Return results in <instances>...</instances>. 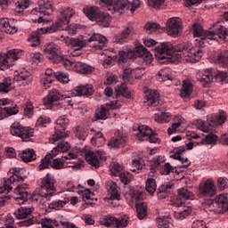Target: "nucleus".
Returning <instances> with one entry per match:
<instances>
[{
    "mask_svg": "<svg viewBox=\"0 0 228 228\" xmlns=\"http://www.w3.org/2000/svg\"><path fill=\"white\" fill-rule=\"evenodd\" d=\"M192 35L195 39V45L191 43H183L172 45L169 42L161 43L155 48V55L159 60H167V61H188L189 63H197L200 61L204 53L202 47L205 44H209V40H225L228 37L227 28L224 26L216 27L209 30H205L200 23L192 24Z\"/></svg>",
    "mask_w": 228,
    "mask_h": 228,
    "instance_id": "1",
    "label": "nucleus"
},
{
    "mask_svg": "<svg viewBox=\"0 0 228 228\" xmlns=\"http://www.w3.org/2000/svg\"><path fill=\"white\" fill-rule=\"evenodd\" d=\"M69 149H70V144L65 141H60L57 143V146L53 149L52 154L48 153L45 157L42 159L41 164L39 165V170H44L47 168L49 166L55 170H60L63 167L65 163H70V159H77V155L74 152H69L67 155L61 156V158H55L58 154L57 152H68Z\"/></svg>",
    "mask_w": 228,
    "mask_h": 228,
    "instance_id": "2",
    "label": "nucleus"
},
{
    "mask_svg": "<svg viewBox=\"0 0 228 228\" xmlns=\"http://www.w3.org/2000/svg\"><path fill=\"white\" fill-rule=\"evenodd\" d=\"M44 53L53 63H62L67 70H72V69L76 70V63L77 62L63 55H60V46H58V45L54 43L45 44L44 46Z\"/></svg>",
    "mask_w": 228,
    "mask_h": 228,
    "instance_id": "3",
    "label": "nucleus"
},
{
    "mask_svg": "<svg viewBox=\"0 0 228 228\" xmlns=\"http://www.w3.org/2000/svg\"><path fill=\"white\" fill-rule=\"evenodd\" d=\"M83 12L89 20L97 22L99 26H102V28H108L110 26L111 17L109 13L102 12L98 7L86 6L84 7Z\"/></svg>",
    "mask_w": 228,
    "mask_h": 228,
    "instance_id": "4",
    "label": "nucleus"
},
{
    "mask_svg": "<svg viewBox=\"0 0 228 228\" xmlns=\"http://www.w3.org/2000/svg\"><path fill=\"white\" fill-rule=\"evenodd\" d=\"M69 124H70V120L67 115L61 116L56 119L54 126L55 133L49 138L50 143L63 142V138L69 136V131H67Z\"/></svg>",
    "mask_w": 228,
    "mask_h": 228,
    "instance_id": "5",
    "label": "nucleus"
},
{
    "mask_svg": "<svg viewBox=\"0 0 228 228\" xmlns=\"http://www.w3.org/2000/svg\"><path fill=\"white\" fill-rule=\"evenodd\" d=\"M225 122H227V112L223 110H219L218 113L208 118L207 121L199 119L197 121V126L198 129H200L203 133H209V131H211L209 126H222V124H225Z\"/></svg>",
    "mask_w": 228,
    "mask_h": 228,
    "instance_id": "6",
    "label": "nucleus"
},
{
    "mask_svg": "<svg viewBox=\"0 0 228 228\" xmlns=\"http://www.w3.org/2000/svg\"><path fill=\"white\" fill-rule=\"evenodd\" d=\"M54 193H56V179L48 173L44 178H41L39 195L46 200H51V197Z\"/></svg>",
    "mask_w": 228,
    "mask_h": 228,
    "instance_id": "7",
    "label": "nucleus"
},
{
    "mask_svg": "<svg viewBox=\"0 0 228 228\" xmlns=\"http://www.w3.org/2000/svg\"><path fill=\"white\" fill-rule=\"evenodd\" d=\"M22 56V50L12 49L5 53H0V70H8L13 67V62Z\"/></svg>",
    "mask_w": 228,
    "mask_h": 228,
    "instance_id": "8",
    "label": "nucleus"
},
{
    "mask_svg": "<svg viewBox=\"0 0 228 228\" xmlns=\"http://www.w3.org/2000/svg\"><path fill=\"white\" fill-rule=\"evenodd\" d=\"M101 3H103L106 12L118 15H122L129 8L128 0H101Z\"/></svg>",
    "mask_w": 228,
    "mask_h": 228,
    "instance_id": "9",
    "label": "nucleus"
},
{
    "mask_svg": "<svg viewBox=\"0 0 228 228\" xmlns=\"http://www.w3.org/2000/svg\"><path fill=\"white\" fill-rule=\"evenodd\" d=\"M11 134L17 138H21L23 142H28L29 138L35 134L33 128L23 126L20 123L14 122L11 125Z\"/></svg>",
    "mask_w": 228,
    "mask_h": 228,
    "instance_id": "10",
    "label": "nucleus"
},
{
    "mask_svg": "<svg viewBox=\"0 0 228 228\" xmlns=\"http://www.w3.org/2000/svg\"><path fill=\"white\" fill-rule=\"evenodd\" d=\"M13 199L18 204H24L28 199L31 200H38L37 194L29 193V189H28L27 184L18 185L13 191Z\"/></svg>",
    "mask_w": 228,
    "mask_h": 228,
    "instance_id": "11",
    "label": "nucleus"
},
{
    "mask_svg": "<svg viewBox=\"0 0 228 228\" xmlns=\"http://www.w3.org/2000/svg\"><path fill=\"white\" fill-rule=\"evenodd\" d=\"M101 224L105 227L124 228L129 224V217L127 216H120L119 218L112 216H105L100 220Z\"/></svg>",
    "mask_w": 228,
    "mask_h": 228,
    "instance_id": "12",
    "label": "nucleus"
},
{
    "mask_svg": "<svg viewBox=\"0 0 228 228\" xmlns=\"http://www.w3.org/2000/svg\"><path fill=\"white\" fill-rule=\"evenodd\" d=\"M43 104L46 108H54L58 104H63V94L58 89H52L49 91L47 96L44 98Z\"/></svg>",
    "mask_w": 228,
    "mask_h": 228,
    "instance_id": "13",
    "label": "nucleus"
},
{
    "mask_svg": "<svg viewBox=\"0 0 228 228\" xmlns=\"http://www.w3.org/2000/svg\"><path fill=\"white\" fill-rule=\"evenodd\" d=\"M31 13L32 15H37V13L40 14L37 20L38 24L45 22L44 17H45V15H51V13H53V4L49 1L45 2L44 0H41L38 2V8L33 9L31 11Z\"/></svg>",
    "mask_w": 228,
    "mask_h": 228,
    "instance_id": "14",
    "label": "nucleus"
},
{
    "mask_svg": "<svg viewBox=\"0 0 228 228\" xmlns=\"http://www.w3.org/2000/svg\"><path fill=\"white\" fill-rule=\"evenodd\" d=\"M166 31L169 37H176L181 35V31H183V21H181V18L173 17L167 20Z\"/></svg>",
    "mask_w": 228,
    "mask_h": 228,
    "instance_id": "15",
    "label": "nucleus"
},
{
    "mask_svg": "<svg viewBox=\"0 0 228 228\" xmlns=\"http://www.w3.org/2000/svg\"><path fill=\"white\" fill-rule=\"evenodd\" d=\"M26 179V175H12L10 178H4L0 182V195H8L10 191H12V183H20V181H24ZM3 197V196H0Z\"/></svg>",
    "mask_w": 228,
    "mask_h": 228,
    "instance_id": "16",
    "label": "nucleus"
},
{
    "mask_svg": "<svg viewBox=\"0 0 228 228\" xmlns=\"http://www.w3.org/2000/svg\"><path fill=\"white\" fill-rule=\"evenodd\" d=\"M32 213H33V208L31 207H21L18 208V211L17 213H15V215L18 220H25L23 221V225H25V227H29V225H33V224L37 222L36 217H31ZM26 218H28V219L26 220Z\"/></svg>",
    "mask_w": 228,
    "mask_h": 228,
    "instance_id": "17",
    "label": "nucleus"
},
{
    "mask_svg": "<svg viewBox=\"0 0 228 228\" xmlns=\"http://www.w3.org/2000/svg\"><path fill=\"white\" fill-rule=\"evenodd\" d=\"M101 160L106 161V154L103 151H88L86 153V161H87L89 165L94 167L95 168H99V167H101Z\"/></svg>",
    "mask_w": 228,
    "mask_h": 228,
    "instance_id": "18",
    "label": "nucleus"
},
{
    "mask_svg": "<svg viewBox=\"0 0 228 228\" xmlns=\"http://www.w3.org/2000/svg\"><path fill=\"white\" fill-rule=\"evenodd\" d=\"M126 56L129 60H133V58H136V56H139V58H142V60H144V61H147V63H151L153 60L151 52H149L147 48L143 47V45L136 46L134 52L131 50L128 51Z\"/></svg>",
    "mask_w": 228,
    "mask_h": 228,
    "instance_id": "19",
    "label": "nucleus"
},
{
    "mask_svg": "<svg viewBox=\"0 0 228 228\" xmlns=\"http://www.w3.org/2000/svg\"><path fill=\"white\" fill-rule=\"evenodd\" d=\"M15 5V12L22 13L24 10L29 7V0H12ZM10 6V0H0V10H8Z\"/></svg>",
    "mask_w": 228,
    "mask_h": 228,
    "instance_id": "20",
    "label": "nucleus"
},
{
    "mask_svg": "<svg viewBox=\"0 0 228 228\" xmlns=\"http://www.w3.org/2000/svg\"><path fill=\"white\" fill-rule=\"evenodd\" d=\"M122 105L118 102V100L107 103V108L102 106L100 110L95 113V120H106L108 118L109 110H120Z\"/></svg>",
    "mask_w": 228,
    "mask_h": 228,
    "instance_id": "21",
    "label": "nucleus"
},
{
    "mask_svg": "<svg viewBox=\"0 0 228 228\" xmlns=\"http://www.w3.org/2000/svg\"><path fill=\"white\" fill-rule=\"evenodd\" d=\"M2 106L4 107V112L0 113V120H3L4 117H12V115H17L19 110H17V104L12 102L10 99H2Z\"/></svg>",
    "mask_w": 228,
    "mask_h": 228,
    "instance_id": "22",
    "label": "nucleus"
},
{
    "mask_svg": "<svg viewBox=\"0 0 228 228\" xmlns=\"http://www.w3.org/2000/svg\"><path fill=\"white\" fill-rule=\"evenodd\" d=\"M76 12L70 7H61L57 11V20L63 26L70 22V19L74 17Z\"/></svg>",
    "mask_w": 228,
    "mask_h": 228,
    "instance_id": "23",
    "label": "nucleus"
},
{
    "mask_svg": "<svg viewBox=\"0 0 228 228\" xmlns=\"http://www.w3.org/2000/svg\"><path fill=\"white\" fill-rule=\"evenodd\" d=\"M59 40L64 42L66 45H70L72 49H75L76 51H81L83 47H86V41L83 40L82 38L69 37V36H61Z\"/></svg>",
    "mask_w": 228,
    "mask_h": 228,
    "instance_id": "24",
    "label": "nucleus"
},
{
    "mask_svg": "<svg viewBox=\"0 0 228 228\" xmlns=\"http://www.w3.org/2000/svg\"><path fill=\"white\" fill-rule=\"evenodd\" d=\"M196 77L202 86H204V88H208L209 85L213 83V69H210L200 71L197 73Z\"/></svg>",
    "mask_w": 228,
    "mask_h": 228,
    "instance_id": "25",
    "label": "nucleus"
},
{
    "mask_svg": "<svg viewBox=\"0 0 228 228\" xmlns=\"http://www.w3.org/2000/svg\"><path fill=\"white\" fill-rule=\"evenodd\" d=\"M126 137L122 132H116L115 135L109 141L108 145L112 149H120L126 145Z\"/></svg>",
    "mask_w": 228,
    "mask_h": 228,
    "instance_id": "26",
    "label": "nucleus"
},
{
    "mask_svg": "<svg viewBox=\"0 0 228 228\" xmlns=\"http://www.w3.org/2000/svg\"><path fill=\"white\" fill-rule=\"evenodd\" d=\"M175 206L178 208L174 213V216L176 218V220H184V218L190 216V214L191 213V207L184 206L183 201L175 204Z\"/></svg>",
    "mask_w": 228,
    "mask_h": 228,
    "instance_id": "27",
    "label": "nucleus"
},
{
    "mask_svg": "<svg viewBox=\"0 0 228 228\" xmlns=\"http://www.w3.org/2000/svg\"><path fill=\"white\" fill-rule=\"evenodd\" d=\"M88 42H95V44L94 45V49L102 51V49H105L108 44V39L106 38V37L101 34H93L89 37Z\"/></svg>",
    "mask_w": 228,
    "mask_h": 228,
    "instance_id": "28",
    "label": "nucleus"
},
{
    "mask_svg": "<svg viewBox=\"0 0 228 228\" xmlns=\"http://www.w3.org/2000/svg\"><path fill=\"white\" fill-rule=\"evenodd\" d=\"M186 149L184 147H179L175 153L171 156L173 159H177L182 163V165L179 167V168H188L190 165H191V162L188 159V158H183V152H185Z\"/></svg>",
    "mask_w": 228,
    "mask_h": 228,
    "instance_id": "29",
    "label": "nucleus"
},
{
    "mask_svg": "<svg viewBox=\"0 0 228 228\" xmlns=\"http://www.w3.org/2000/svg\"><path fill=\"white\" fill-rule=\"evenodd\" d=\"M105 188L109 193L107 200H120V194L117 190V183H113L112 181H109L105 183Z\"/></svg>",
    "mask_w": 228,
    "mask_h": 228,
    "instance_id": "30",
    "label": "nucleus"
},
{
    "mask_svg": "<svg viewBox=\"0 0 228 228\" xmlns=\"http://www.w3.org/2000/svg\"><path fill=\"white\" fill-rule=\"evenodd\" d=\"M200 193L202 197H213L216 193L213 181L207 180L204 185L200 188Z\"/></svg>",
    "mask_w": 228,
    "mask_h": 228,
    "instance_id": "31",
    "label": "nucleus"
},
{
    "mask_svg": "<svg viewBox=\"0 0 228 228\" xmlns=\"http://www.w3.org/2000/svg\"><path fill=\"white\" fill-rule=\"evenodd\" d=\"M132 33L133 28L131 27H124L121 33L115 36L114 42H116V44H124L126 40L129 39Z\"/></svg>",
    "mask_w": 228,
    "mask_h": 228,
    "instance_id": "32",
    "label": "nucleus"
},
{
    "mask_svg": "<svg viewBox=\"0 0 228 228\" xmlns=\"http://www.w3.org/2000/svg\"><path fill=\"white\" fill-rule=\"evenodd\" d=\"M0 26L2 28V31L4 33L9 35L17 33V27H15V25L12 23V20H9L8 18L2 19L0 20Z\"/></svg>",
    "mask_w": 228,
    "mask_h": 228,
    "instance_id": "33",
    "label": "nucleus"
},
{
    "mask_svg": "<svg viewBox=\"0 0 228 228\" xmlns=\"http://www.w3.org/2000/svg\"><path fill=\"white\" fill-rule=\"evenodd\" d=\"M173 188L174 183H165L160 185L157 191L158 199H159L160 200L163 199H167V197H168V193L172 191Z\"/></svg>",
    "mask_w": 228,
    "mask_h": 228,
    "instance_id": "34",
    "label": "nucleus"
},
{
    "mask_svg": "<svg viewBox=\"0 0 228 228\" xmlns=\"http://www.w3.org/2000/svg\"><path fill=\"white\" fill-rule=\"evenodd\" d=\"M19 157L25 163H29V161H35L37 159V154H35L34 149H27L19 153Z\"/></svg>",
    "mask_w": 228,
    "mask_h": 228,
    "instance_id": "35",
    "label": "nucleus"
},
{
    "mask_svg": "<svg viewBox=\"0 0 228 228\" xmlns=\"http://www.w3.org/2000/svg\"><path fill=\"white\" fill-rule=\"evenodd\" d=\"M146 102L148 106H158L159 104V93L156 90H151L146 95Z\"/></svg>",
    "mask_w": 228,
    "mask_h": 228,
    "instance_id": "36",
    "label": "nucleus"
},
{
    "mask_svg": "<svg viewBox=\"0 0 228 228\" xmlns=\"http://www.w3.org/2000/svg\"><path fill=\"white\" fill-rule=\"evenodd\" d=\"M214 200L221 209L222 213L224 211H228V194H219L217 195Z\"/></svg>",
    "mask_w": 228,
    "mask_h": 228,
    "instance_id": "37",
    "label": "nucleus"
},
{
    "mask_svg": "<svg viewBox=\"0 0 228 228\" xmlns=\"http://www.w3.org/2000/svg\"><path fill=\"white\" fill-rule=\"evenodd\" d=\"M217 142L218 135L213 132H210L205 136V138H200V141L197 143H200L201 145H216Z\"/></svg>",
    "mask_w": 228,
    "mask_h": 228,
    "instance_id": "38",
    "label": "nucleus"
},
{
    "mask_svg": "<svg viewBox=\"0 0 228 228\" xmlns=\"http://www.w3.org/2000/svg\"><path fill=\"white\" fill-rule=\"evenodd\" d=\"M44 35V28H37V31H34L31 33V35L28 37V42H31L32 47H37L40 45V36Z\"/></svg>",
    "mask_w": 228,
    "mask_h": 228,
    "instance_id": "39",
    "label": "nucleus"
},
{
    "mask_svg": "<svg viewBox=\"0 0 228 228\" xmlns=\"http://www.w3.org/2000/svg\"><path fill=\"white\" fill-rule=\"evenodd\" d=\"M75 92L77 95H86V97H90L92 94H94V86L86 85V86H78L75 88Z\"/></svg>",
    "mask_w": 228,
    "mask_h": 228,
    "instance_id": "40",
    "label": "nucleus"
},
{
    "mask_svg": "<svg viewBox=\"0 0 228 228\" xmlns=\"http://www.w3.org/2000/svg\"><path fill=\"white\" fill-rule=\"evenodd\" d=\"M155 122L159 124H167L170 122V112H165V109H160L159 112L155 113Z\"/></svg>",
    "mask_w": 228,
    "mask_h": 228,
    "instance_id": "41",
    "label": "nucleus"
},
{
    "mask_svg": "<svg viewBox=\"0 0 228 228\" xmlns=\"http://www.w3.org/2000/svg\"><path fill=\"white\" fill-rule=\"evenodd\" d=\"M116 97L118 99L120 95L122 97H126V99H131V91L127 88V86L125 84H121L120 86H117L115 87Z\"/></svg>",
    "mask_w": 228,
    "mask_h": 228,
    "instance_id": "42",
    "label": "nucleus"
},
{
    "mask_svg": "<svg viewBox=\"0 0 228 228\" xmlns=\"http://www.w3.org/2000/svg\"><path fill=\"white\" fill-rule=\"evenodd\" d=\"M178 199L180 200H193L195 199V194L191 191H189L188 188H180L177 190Z\"/></svg>",
    "mask_w": 228,
    "mask_h": 228,
    "instance_id": "43",
    "label": "nucleus"
},
{
    "mask_svg": "<svg viewBox=\"0 0 228 228\" xmlns=\"http://www.w3.org/2000/svg\"><path fill=\"white\" fill-rule=\"evenodd\" d=\"M193 92V85L191 82L185 80L183 81V88L180 91V95L183 99H188Z\"/></svg>",
    "mask_w": 228,
    "mask_h": 228,
    "instance_id": "44",
    "label": "nucleus"
},
{
    "mask_svg": "<svg viewBox=\"0 0 228 228\" xmlns=\"http://www.w3.org/2000/svg\"><path fill=\"white\" fill-rule=\"evenodd\" d=\"M94 68L83 62H77L75 65V72L78 74H92Z\"/></svg>",
    "mask_w": 228,
    "mask_h": 228,
    "instance_id": "45",
    "label": "nucleus"
},
{
    "mask_svg": "<svg viewBox=\"0 0 228 228\" xmlns=\"http://www.w3.org/2000/svg\"><path fill=\"white\" fill-rule=\"evenodd\" d=\"M139 133L137 134V137L139 140H148L150 134H152V128L145 126L141 125L138 126Z\"/></svg>",
    "mask_w": 228,
    "mask_h": 228,
    "instance_id": "46",
    "label": "nucleus"
},
{
    "mask_svg": "<svg viewBox=\"0 0 228 228\" xmlns=\"http://www.w3.org/2000/svg\"><path fill=\"white\" fill-rule=\"evenodd\" d=\"M69 202H70V198L65 197L62 200H58L52 202L49 205V208L55 209V211H60V209H61V208H64L65 206H67V204H69Z\"/></svg>",
    "mask_w": 228,
    "mask_h": 228,
    "instance_id": "47",
    "label": "nucleus"
},
{
    "mask_svg": "<svg viewBox=\"0 0 228 228\" xmlns=\"http://www.w3.org/2000/svg\"><path fill=\"white\" fill-rule=\"evenodd\" d=\"M135 208L137 211V216L139 220H143L147 216V203L145 202H136Z\"/></svg>",
    "mask_w": 228,
    "mask_h": 228,
    "instance_id": "48",
    "label": "nucleus"
},
{
    "mask_svg": "<svg viewBox=\"0 0 228 228\" xmlns=\"http://www.w3.org/2000/svg\"><path fill=\"white\" fill-rule=\"evenodd\" d=\"M205 211L206 213H214V215H219V213H223L222 209H220V207H218V204L215 200L205 206Z\"/></svg>",
    "mask_w": 228,
    "mask_h": 228,
    "instance_id": "49",
    "label": "nucleus"
},
{
    "mask_svg": "<svg viewBox=\"0 0 228 228\" xmlns=\"http://www.w3.org/2000/svg\"><path fill=\"white\" fill-rule=\"evenodd\" d=\"M157 80H159V83H164V81L170 80V69H161L157 74Z\"/></svg>",
    "mask_w": 228,
    "mask_h": 228,
    "instance_id": "50",
    "label": "nucleus"
},
{
    "mask_svg": "<svg viewBox=\"0 0 228 228\" xmlns=\"http://www.w3.org/2000/svg\"><path fill=\"white\" fill-rule=\"evenodd\" d=\"M12 88V78L5 77L0 82V94H8Z\"/></svg>",
    "mask_w": 228,
    "mask_h": 228,
    "instance_id": "51",
    "label": "nucleus"
},
{
    "mask_svg": "<svg viewBox=\"0 0 228 228\" xmlns=\"http://www.w3.org/2000/svg\"><path fill=\"white\" fill-rule=\"evenodd\" d=\"M123 168L122 165L118 162H112L110 166V174L111 175H114V177H118L122 173Z\"/></svg>",
    "mask_w": 228,
    "mask_h": 228,
    "instance_id": "52",
    "label": "nucleus"
},
{
    "mask_svg": "<svg viewBox=\"0 0 228 228\" xmlns=\"http://www.w3.org/2000/svg\"><path fill=\"white\" fill-rule=\"evenodd\" d=\"M41 225L44 228H54V227H58L59 224H58V221L54 219L45 217L41 219Z\"/></svg>",
    "mask_w": 228,
    "mask_h": 228,
    "instance_id": "53",
    "label": "nucleus"
},
{
    "mask_svg": "<svg viewBox=\"0 0 228 228\" xmlns=\"http://www.w3.org/2000/svg\"><path fill=\"white\" fill-rule=\"evenodd\" d=\"M171 222H172V219L170 218L169 216L159 217L157 219V224L159 228H168L170 227Z\"/></svg>",
    "mask_w": 228,
    "mask_h": 228,
    "instance_id": "54",
    "label": "nucleus"
},
{
    "mask_svg": "<svg viewBox=\"0 0 228 228\" xmlns=\"http://www.w3.org/2000/svg\"><path fill=\"white\" fill-rule=\"evenodd\" d=\"M133 77H134L133 69H131V68L123 69L122 79L125 83H128L132 85Z\"/></svg>",
    "mask_w": 228,
    "mask_h": 228,
    "instance_id": "55",
    "label": "nucleus"
},
{
    "mask_svg": "<svg viewBox=\"0 0 228 228\" xmlns=\"http://www.w3.org/2000/svg\"><path fill=\"white\" fill-rule=\"evenodd\" d=\"M156 188H158V185L156 184V180L153 178H149L146 181L145 190L150 193V195H152L156 192Z\"/></svg>",
    "mask_w": 228,
    "mask_h": 228,
    "instance_id": "56",
    "label": "nucleus"
},
{
    "mask_svg": "<svg viewBox=\"0 0 228 228\" xmlns=\"http://www.w3.org/2000/svg\"><path fill=\"white\" fill-rule=\"evenodd\" d=\"M62 23H61L58 20L55 23H53L52 26L47 28H43V35H45V33L51 34V33H56L60 28H61Z\"/></svg>",
    "mask_w": 228,
    "mask_h": 228,
    "instance_id": "57",
    "label": "nucleus"
},
{
    "mask_svg": "<svg viewBox=\"0 0 228 228\" xmlns=\"http://www.w3.org/2000/svg\"><path fill=\"white\" fill-rule=\"evenodd\" d=\"M54 74V77L60 82V83H69L70 81V78L69 77V73L63 72V71H57Z\"/></svg>",
    "mask_w": 228,
    "mask_h": 228,
    "instance_id": "58",
    "label": "nucleus"
},
{
    "mask_svg": "<svg viewBox=\"0 0 228 228\" xmlns=\"http://www.w3.org/2000/svg\"><path fill=\"white\" fill-rule=\"evenodd\" d=\"M143 168V160L142 159H135L132 160L131 172H140Z\"/></svg>",
    "mask_w": 228,
    "mask_h": 228,
    "instance_id": "59",
    "label": "nucleus"
},
{
    "mask_svg": "<svg viewBox=\"0 0 228 228\" xmlns=\"http://www.w3.org/2000/svg\"><path fill=\"white\" fill-rule=\"evenodd\" d=\"M144 29H145L146 33L151 35V33H154V31H158V29H161V25L157 24V23L148 22L145 24Z\"/></svg>",
    "mask_w": 228,
    "mask_h": 228,
    "instance_id": "60",
    "label": "nucleus"
},
{
    "mask_svg": "<svg viewBox=\"0 0 228 228\" xmlns=\"http://www.w3.org/2000/svg\"><path fill=\"white\" fill-rule=\"evenodd\" d=\"M217 65L224 67V69L228 67V53H221L216 61Z\"/></svg>",
    "mask_w": 228,
    "mask_h": 228,
    "instance_id": "61",
    "label": "nucleus"
},
{
    "mask_svg": "<svg viewBox=\"0 0 228 228\" xmlns=\"http://www.w3.org/2000/svg\"><path fill=\"white\" fill-rule=\"evenodd\" d=\"M54 81V77L52 76H43L41 78V83L45 90L50 88L51 83Z\"/></svg>",
    "mask_w": 228,
    "mask_h": 228,
    "instance_id": "62",
    "label": "nucleus"
},
{
    "mask_svg": "<svg viewBox=\"0 0 228 228\" xmlns=\"http://www.w3.org/2000/svg\"><path fill=\"white\" fill-rule=\"evenodd\" d=\"M228 78V73L225 71H217V73L215 75V79L217 81V83H225Z\"/></svg>",
    "mask_w": 228,
    "mask_h": 228,
    "instance_id": "63",
    "label": "nucleus"
},
{
    "mask_svg": "<svg viewBox=\"0 0 228 228\" xmlns=\"http://www.w3.org/2000/svg\"><path fill=\"white\" fill-rule=\"evenodd\" d=\"M130 195H131V199L132 200H135V204L136 202L141 203L142 202V191H138V190H131L130 191Z\"/></svg>",
    "mask_w": 228,
    "mask_h": 228,
    "instance_id": "64",
    "label": "nucleus"
}]
</instances>
